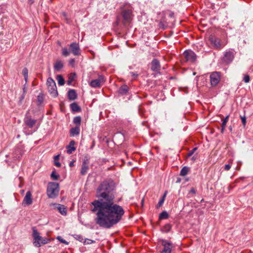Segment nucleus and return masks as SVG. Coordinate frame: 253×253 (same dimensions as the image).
<instances>
[{
  "instance_id": "1",
  "label": "nucleus",
  "mask_w": 253,
  "mask_h": 253,
  "mask_svg": "<svg viewBox=\"0 0 253 253\" xmlns=\"http://www.w3.org/2000/svg\"><path fill=\"white\" fill-rule=\"evenodd\" d=\"M115 190L113 182H103L97 190L98 199L91 203L93 206L91 211L97 215L96 223L104 228H110L117 223L125 213L123 208L114 201L115 196L111 192Z\"/></svg>"
},
{
  "instance_id": "2",
  "label": "nucleus",
  "mask_w": 253,
  "mask_h": 253,
  "mask_svg": "<svg viewBox=\"0 0 253 253\" xmlns=\"http://www.w3.org/2000/svg\"><path fill=\"white\" fill-rule=\"evenodd\" d=\"M121 10L122 23L124 26H127L131 23L133 19V8L130 4L126 3L121 6Z\"/></svg>"
},
{
  "instance_id": "3",
  "label": "nucleus",
  "mask_w": 253,
  "mask_h": 253,
  "mask_svg": "<svg viewBox=\"0 0 253 253\" xmlns=\"http://www.w3.org/2000/svg\"><path fill=\"white\" fill-rule=\"evenodd\" d=\"M33 244L35 247H40L42 245L48 243L50 240L43 238L40 236V233L34 228L33 229Z\"/></svg>"
},
{
  "instance_id": "4",
  "label": "nucleus",
  "mask_w": 253,
  "mask_h": 253,
  "mask_svg": "<svg viewBox=\"0 0 253 253\" xmlns=\"http://www.w3.org/2000/svg\"><path fill=\"white\" fill-rule=\"evenodd\" d=\"M59 185L58 183L49 182L47 185L46 194L48 198H56L59 193Z\"/></svg>"
},
{
  "instance_id": "5",
  "label": "nucleus",
  "mask_w": 253,
  "mask_h": 253,
  "mask_svg": "<svg viewBox=\"0 0 253 253\" xmlns=\"http://www.w3.org/2000/svg\"><path fill=\"white\" fill-rule=\"evenodd\" d=\"M46 84L49 92L52 96L55 97L58 95L55 82L51 78H48L47 80Z\"/></svg>"
},
{
  "instance_id": "6",
  "label": "nucleus",
  "mask_w": 253,
  "mask_h": 253,
  "mask_svg": "<svg viewBox=\"0 0 253 253\" xmlns=\"http://www.w3.org/2000/svg\"><path fill=\"white\" fill-rule=\"evenodd\" d=\"M210 78L211 85L212 86H215L219 83L221 74L219 72H213L211 74Z\"/></svg>"
},
{
  "instance_id": "7",
  "label": "nucleus",
  "mask_w": 253,
  "mask_h": 253,
  "mask_svg": "<svg viewBox=\"0 0 253 253\" xmlns=\"http://www.w3.org/2000/svg\"><path fill=\"white\" fill-rule=\"evenodd\" d=\"M183 55L187 62L194 63L196 61L197 55L192 50H186L183 52Z\"/></svg>"
},
{
  "instance_id": "8",
  "label": "nucleus",
  "mask_w": 253,
  "mask_h": 253,
  "mask_svg": "<svg viewBox=\"0 0 253 253\" xmlns=\"http://www.w3.org/2000/svg\"><path fill=\"white\" fill-rule=\"evenodd\" d=\"M209 41L213 47L217 49H221L223 45L222 44L220 40L213 35H211L209 37Z\"/></svg>"
},
{
  "instance_id": "9",
  "label": "nucleus",
  "mask_w": 253,
  "mask_h": 253,
  "mask_svg": "<svg viewBox=\"0 0 253 253\" xmlns=\"http://www.w3.org/2000/svg\"><path fill=\"white\" fill-rule=\"evenodd\" d=\"M104 82H105L104 77L101 75H99L98 79L91 80L89 83V84L93 88L100 87Z\"/></svg>"
},
{
  "instance_id": "10",
  "label": "nucleus",
  "mask_w": 253,
  "mask_h": 253,
  "mask_svg": "<svg viewBox=\"0 0 253 253\" xmlns=\"http://www.w3.org/2000/svg\"><path fill=\"white\" fill-rule=\"evenodd\" d=\"M69 47L70 51L75 56H79L81 54V50L78 43L72 42L69 45Z\"/></svg>"
},
{
  "instance_id": "11",
  "label": "nucleus",
  "mask_w": 253,
  "mask_h": 253,
  "mask_svg": "<svg viewBox=\"0 0 253 253\" xmlns=\"http://www.w3.org/2000/svg\"><path fill=\"white\" fill-rule=\"evenodd\" d=\"M162 244L164 247V249L161 253H170L172 248L171 242L165 240H162Z\"/></svg>"
},
{
  "instance_id": "12",
  "label": "nucleus",
  "mask_w": 253,
  "mask_h": 253,
  "mask_svg": "<svg viewBox=\"0 0 253 253\" xmlns=\"http://www.w3.org/2000/svg\"><path fill=\"white\" fill-rule=\"evenodd\" d=\"M151 69L152 71L156 72V73H160V71L161 69V65L159 61L157 59H153L151 62Z\"/></svg>"
},
{
  "instance_id": "13",
  "label": "nucleus",
  "mask_w": 253,
  "mask_h": 253,
  "mask_svg": "<svg viewBox=\"0 0 253 253\" xmlns=\"http://www.w3.org/2000/svg\"><path fill=\"white\" fill-rule=\"evenodd\" d=\"M234 58V54L232 51H226L224 54L223 61L226 64H229L232 62Z\"/></svg>"
},
{
  "instance_id": "14",
  "label": "nucleus",
  "mask_w": 253,
  "mask_h": 253,
  "mask_svg": "<svg viewBox=\"0 0 253 253\" xmlns=\"http://www.w3.org/2000/svg\"><path fill=\"white\" fill-rule=\"evenodd\" d=\"M33 203V199L31 191H28L26 192L25 196L23 199L22 205L24 206L31 205Z\"/></svg>"
},
{
  "instance_id": "15",
  "label": "nucleus",
  "mask_w": 253,
  "mask_h": 253,
  "mask_svg": "<svg viewBox=\"0 0 253 253\" xmlns=\"http://www.w3.org/2000/svg\"><path fill=\"white\" fill-rule=\"evenodd\" d=\"M37 120L32 118L31 116H27L25 120L24 123L25 125L29 127H33L35 125Z\"/></svg>"
},
{
  "instance_id": "16",
  "label": "nucleus",
  "mask_w": 253,
  "mask_h": 253,
  "mask_svg": "<svg viewBox=\"0 0 253 253\" xmlns=\"http://www.w3.org/2000/svg\"><path fill=\"white\" fill-rule=\"evenodd\" d=\"M128 91V87L126 84L122 85L118 90V92L121 95H126Z\"/></svg>"
},
{
  "instance_id": "17",
  "label": "nucleus",
  "mask_w": 253,
  "mask_h": 253,
  "mask_svg": "<svg viewBox=\"0 0 253 253\" xmlns=\"http://www.w3.org/2000/svg\"><path fill=\"white\" fill-rule=\"evenodd\" d=\"M63 67V63L61 60H57L54 65V69L56 71H60Z\"/></svg>"
},
{
  "instance_id": "18",
  "label": "nucleus",
  "mask_w": 253,
  "mask_h": 253,
  "mask_svg": "<svg viewBox=\"0 0 253 253\" xmlns=\"http://www.w3.org/2000/svg\"><path fill=\"white\" fill-rule=\"evenodd\" d=\"M59 212L63 215H66L67 209L66 208L62 205L58 204L56 207Z\"/></svg>"
},
{
  "instance_id": "19",
  "label": "nucleus",
  "mask_w": 253,
  "mask_h": 253,
  "mask_svg": "<svg viewBox=\"0 0 253 253\" xmlns=\"http://www.w3.org/2000/svg\"><path fill=\"white\" fill-rule=\"evenodd\" d=\"M68 98L71 100H74L77 98V93L74 89H70L68 92Z\"/></svg>"
},
{
  "instance_id": "20",
  "label": "nucleus",
  "mask_w": 253,
  "mask_h": 253,
  "mask_svg": "<svg viewBox=\"0 0 253 253\" xmlns=\"http://www.w3.org/2000/svg\"><path fill=\"white\" fill-rule=\"evenodd\" d=\"M75 142L74 141H71L69 145L67 146V153L68 154H71L73 151H74L76 150V148L75 147Z\"/></svg>"
},
{
  "instance_id": "21",
  "label": "nucleus",
  "mask_w": 253,
  "mask_h": 253,
  "mask_svg": "<svg viewBox=\"0 0 253 253\" xmlns=\"http://www.w3.org/2000/svg\"><path fill=\"white\" fill-rule=\"evenodd\" d=\"M80 132V128L79 126H77L74 128H72L70 130L71 135L72 136H74L75 135H77L79 134Z\"/></svg>"
},
{
  "instance_id": "22",
  "label": "nucleus",
  "mask_w": 253,
  "mask_h": 253,
  "mask_svg": "<svg viewBox=\"0 0 253 253\" xmlns=\"http://www.w3.org/2000/svg\"><path fill=\"white\" fill-rule=\"evenodd\" d=\"M76 77V74L75 73H71L68 77L67 83L68 85H70L74 81Z\"/></svg>"
},
{
  "instance_id": "23",
  "label": "nucleus",
  "mask_w": 253,
  "mask_h": 253,
  "mask_svg": "<svg viewBox=\"0 0 253 253\" xmlns=\"http://www.w3.org/2000/svg\"><path fill=\"white\" fill-rule=\"evenodd\" d=\"M56 80L59 85H63L65 84V81L62 75H58L56 76Z\"/></svg>"
},
{
  "instance_id": "24",
  "label": "nucleus",
  "mask_w": 253,
  "mask_h": 253,
  "mask_svg": "<svg viewBox=\"0 0 253 253\" xmlns=\"http://www.w3.org/2000/svg\"><path fill=\"white\" fill-rule=\"evenodd\" d=\"M70 108L71 111H80V108L77 103L74 102L70 104Z\"/></svg>"
},
{
  "instance_id": "25",
  "label": "nucleus",
  "mask_w": 253,
  "mask_h": 253,
  "mask_svg": "<svg viewBox=\"0 0 253 253\" xmlns=\"http://www.w3.org/2000/svg\"><path fill=\"white\" fill-rule=\"evenodd\" d=\"M22 75L24 77V80L26 83L28 81V70L27 68H24L22 70Z\"/></svg>"
},
{
  "instance_id": "26",
  "label": "nucleus",
  "mask_w": 253,
  "mask_h": 253,
  "mask_svg": "<svg viewBox=\"0 0 253 253\" xmlns=\"http://www.w3.org/2000/svg\"><path fill=\"white\" fill-rule=\"evenodd\" d=\"M43 100H44V98H43V94L42 93L39 94L37 97L38 105H41L43 103Z\"/></svg>"
},
{
  "instance_id": "27",
  "label": "nucleus",
  "mask_w": 253,
  "mask_h": 253,
  "mask_svg": "<svg viewBox=\"0 0 253 253\" xmlns=\"http://www.w3.org/2000/svg\"><path fill=\"white\" fill-rule=\"evenodd\" d=\"M59 155H57L54 157V162L55 166H56L58 167H60L61 166L60 163L58 162V160L59 159Z\"/></svg>"
},
{
  "instance_id": "28",
  "label": "nucleus",
  "mask_w": 253,
  "mask_h": 253,
  "mask_svg": "<svg viewBox=\"0 0 253 253\" xmlns=\"http://www.w3.org/2000/svg\"><path fill=\"white\" fill-rule=\"evenodd\" d=\"M188 172V168L186 167H183L180 171V175L181 176H185Z\"/></svg>"
},
{
  "instance_id": "29",
  "label": "nucleus",
  "mask_w": 253,
  "mask_h": 253,
  "mask_svg": "<svg viewBox=\"0 0 253 253\" xmlns=\"http://www.w3.org/2000/svg\"><path fill=\"white\" fill-rule=\"evenodd\" d=\"M81 121V118L80 117H76L74 118V123L77 125V126H79V127L80 126Z\"/></svg>"
},
{
  "instance_id": "30",
  "label": "nucleus",
  "mask_w": 253,
  "mask_h": 253,
  "mask_svg": "<svg viewBox=\"0 0 253 253\" xmlns=\"http://www.w3.org/2000/svg\"><path fill=\"white\" fill-rule=\"evenodd\" d=\"M62 54L64 56H68L70 54V51L66 47L62 48Z\"/></svg>"
},
{
  "instance_id": "31",
  "label": "nucleus",
  "mask_w": 253,
  "mask_h": 253,
  "mask_svg": "<svg viewBox=\"0 0 253 253\" xmlns=\"http://www.w3.org/2000/svg\"><path fill=\"white\" fill-rule=\"evenodd\" d=\"M51 177L53 179L56 180L59 178V175L57 174L55 171H52L51 174Z\"/></svg>"
},
{
  "instance_id": "32",
  "label": "nucleus",
  "mask_w": 253,
  "mask_h": 253,
  "mask_svg": "<svg viewBox=\"0 0 253 253\" xmlns=\"http://www.w3.org/2000/svg\"><path fill=\"white\" fill-rule=\"evenodd\" d=\"M159 217L161 219L167 218L168 217V214L166 211H164L160 214Z\"/></svg>"
},
{
  "instance_id": "33",
  "label": "nucleus",
  "mask_w": 253,
  "mask_h": 253,
  "mask_svg": "<svg viewBox=\"0 0 253 253\" xmlns=\"http://www.w3.org/2000/svg\"><path fill=\"white\" fill-rule=\"evenodd\" d=\"M56 239L59 241L61 243H62L65 245H68L69 244V243L68 242H67L66 241H65V240H64L62 238V237L61 236H57Z\"/></svg>"
},
{
  "instance_id": "34",
  "label": "nucleus",
  "mask_w": 253,
  "mask_h": 253,
  "mask_svg": "<svg viewBox=\"0 0 253 253\" xmlns=\"http://www.w3.org/2000/svg\"><path fill=\"white\" fill-rule=\"evenodd\" d=\"M241 119L243 125L244 127H245L246 124V116L244 115L243 116H241Z\"/></svg>"
},
{
  "instance_id": "35",
  "label": "nucleus",
  "mask_w": 253,
  "mask_h": 253,
  "mask_svg": "<svg viewBox=\"0 0 253 253\" xmlns=\"http://www.w3.org/2000/svg\"><path fill=\"white\" fill-rule=\"evenodd\" d=\"M171 229V226L169 224H166L164 227V230L165 232H169Z\"/></svg>"
},
{
  "instance_id": "36",
  "label": "nucleus",
  "mask_w": 253,
  "mask_h": 253,
  "mask_svg": "<svg viewBox=\"0 0 253 253\" xmlns=\"http://www.w3.org/2000/svg\"><path fill=\"white\" fill-rule=\"evenodd\" d=\"M250 76L248 75H246L244 76L243 81L245 83H248L250 82Z\"/></svg>"
},
{
  "instance_id": "37",
  "label": "nucleus",
  "mask_w": 253,
  "mask_h": 253,
  "mask_svg": "<svg viewBox=\"0 0 253 253\" xmlns=\"http://www.w3.org/2000/svg\"><path fill=\"white\" fill-rule=\"evenodd\" d=\"M87 170V167L86 166H84L82 168L81 173L83 174H84L86 172Z\"/></svg>"
},
{
  "instance_id": "38",
  "label": "nucleus",
  "mask_w": 253,
  "mask_h": 253,
  "mask_svg": "<svg viewBox=\"0 0 253 253\" xmlns=\"http://www.w3.org/2000/svg\"><path fill=\"white\" fill-rule=\"evenodd\" d=\"M75 239L79 241L80 242H84V240L83 237L81 235H76L75 237Z\"/></svg>"
},
{
  "instance_id": "39",
  "label": "nucleus",
  "mask_w": 253,
  "mask_h": 253,
  "mask_svg": "<svg viewBox=\"0 0 253 253\" xmlns=\"http://www.w3.org/2000/svg\"><path fill=\"white\" fill-rule=\"evenodd\" d=\"M93 242V241H92L90 239H85V240H84V242H83L84 244H89Z\"/></svg>"
},
{
  "instance_id": "40",
  "label": "nucleus",
  "mask_w": 253,
  "mask_h": 253,
  "mask_svg": "<svg viewBox=\"0 0 253 253\" xmlns=\"http://www.w3.org/2000/svg\"><path fill=\"white\" fill-rule=\"evenodd\" d=\"M164 201H165V200L164 199V198H162L160 200V201L159 202L158 205V208H160V207H161L162 206V205L163 204V203L164 202Z\"/></svg>"
},
{
  "instance_id": "41",
  "label": "nucleus",
  "mask_w": 253,
  "mask_h": 253,
  "mask_svg": "<svg viewBox=\"0 0 253 253\" xmlns=\"http://www.w3.org/2000/svg\"><path fill=\"white\" fill-rule=\"evenodd\" d=\"M75 60L74 58L70 59L69 60V64L72 66H74Z\"/></svg>"
},
{
  "instance_id": "42",
  "label": "nucleus",
  "mask_w": 253,
  "mask_h": 253,
  "mask_svg": "<svg viewBox=\"0 0 253 253\" xmlns=\"http://www.w3.org/2000/svg\"><path fill=\"white\" fill-rule=\"evenodd\" d=\"M231 168V165L230 164H227L225 166V169L226 170H228Z\"/></svg>"
},
{
  "instance_id": "43",
  "label": "nucleus",
  "mask_w": 253,
  "mask_h": 253,
  "mask_svg": "<svg viewBox=\"0 0 253 253\" xmlns=\"http://www.w3.org/2000/svg\"><path fill=\"white\" fill-rule=\"evenodd\" d=\"M197 149L196 148L193 149L191 152H190L188 154V156H191L194 152V151Z\"/></svg>"
},
{
  "instance_id": "44",
  "label": "nucleus",
  "mask_w": 253,
  "mask_h": 253,
  "mask_svg": "<svg viewBox=\"0 0 253 253\" xmlns=\"http://www.w3.org/2000/svg\"><path fill=\"white\" fill-rule=\"evenodd\" d=\"M130 74H131L132 76L134 78L138 76V74L134 72H130Z\"/></svg>"
},
{
  "instance_id": "45",
  "label": "nucleus",
  "mask_w": 253,
  "mask_h": 253,
  "mask_svg": "<svg viewBox=\"0 0 253 253\" xmlns=\"http://www.w3.org/2000/svg\"><path fill=\"white\" fill-rule=\"evenodd\" d=\"M226 120H224L223 122H222V127H225L226 126Z\"/></svg>"
},
{
  "instance_id": "46",
  "label": "nucleus",
  "mask_w": 253,
  "mask_h": 253,
  "mask_svg": "<svg viewBox=\"0 0 253 253\" xmlns=\"http://www.w3.org/2000/svg\"><path fill=\"white\" fill-rule=\"evenodd\" d=\"M190 193H191L193 194H195L196 192L194 188H191V190L189 191Z\"/></svg>"
},
{
  "instance_id": "47",
  "label": "nucleus",
  "mask_w": 253,
  "mask_h": 253,
  "mask_svg": "<svg viewBox=\"0 0 253 253\" xmlns=\"http://www.w3.org/2000/svg\"><path fill=\"white\" fill-rule=\"evenodd\" d=\"M225 127H221V132L222 133H223L224 132V130H225Z\"/></svg>"
},
{
  "instance_id": "48",
  "label": "nucleus",
  "mask_w": 253,
  "mask_h": 253,
  "mask_svg": "<svg viewBox=\"0 0 253 253\" xmlns=\"http://www.w3.org/2000/svg\"><path fill=\"white\" fill-rule=\"evenodd\" d=\"M167 192H165L163 197L162 198H164V199L165 200V198L166 197V195H167Z\"/></svg>"
},
{
  "instance_id": "49",
  "label": "nucleus",
  "mask_w": 253,
  "mask_h": 253,
  "mask_svg": "<svg viewBox=\"0 0 253 253\" xmlns=\"http://www.w3.org/2000/svg\"><path fill=\"white\" fill-rule=\"evenodd\" d=\"M74 166V162H71L70 163V167H72Z\"/></svg>"
},
{
  "instance_id": "50",
  "label": "nucleus",
  "mask_w": 253,
  "mask_h": 253,
  "mask_svg": "<svg viewBox=\"0 0 253 253\" xmlns=\"http://www.w3.org/2000/svg\"><path fill=\"white\" fill-rule=\"evenodd\" d=\"M228 116H227L225 117V118L224 120H226V122H227V121H228Z\"/></svg>"
},
{
  "instance_id": "51",
  "label": "nucleus",
  "mask_w": 253,
  "mask_h": 253,
  "mask_svg": "<svg viewBox=\"0 0 253 253\" xmlns=\"http://www.w3.org/2000/svg\"><path fill=\"white\" fill-rule=\"evenodd\" d=\"M29 1L30 2L31 4H32L34 2V0H29Z\"/></svg>"
},
{
  "instance_id": "52",
  "label": "nucleus",
  "mask_w": 253,
  "mask_h": 253,
  "mask_svg": "<svg viewBox=\"0 0 253 253\" xmlns=\"http://www.w3.org/2000/svg\"><path fill=\"white\" fill-rule=\"evenodd\" d=\"M21 98H22V99H23L24 98V95H22Z\"/></svg>"
}]
</instances>
